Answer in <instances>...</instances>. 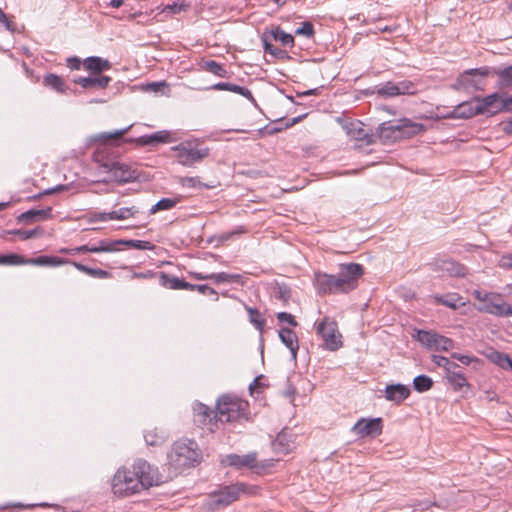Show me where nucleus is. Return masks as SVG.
<instances>
[{"label":"nucleus","instance_id":"34","mask_svg":"<svg viewBox=\"0 0 512 512\" xmlns=\"http://www.w3.org/2000/svg\"><path fill=\"white\" fill-rule=\"evenodd\" d=\"M115 241L100 240L97 244H86L87 253L112 252L117 250Z\"/></svg>","mask_w":512,"mask_h":512},{"label":"nucleus","instance_id":"27","mask_svg":"<svg viewBox=\"0 0 512 512\" xmlns=\"http://www.w3.org/2000/svg\"><path fill=\"white\" fill-rule=\"evenodd\" d=\"M441 269L452 277H464L467 275V267L455 261H443Z\"/></svg>","mask_w":512,"mask_h":512},{"label":"nucleus","instance_id":"28","mask_svg":"<svg viewBox=\"0 0 512 512\" xmlns=\"http://www.w3.org/2000/svg\"><path fill=\"white\" fill-rule=\"evenodd\" d=\"M270 34L273 40L280 42L285 47L292 48L295 44L293 35L286 33L279 26L273 28Z\"/></svg>","mask_w":512,"mask_h":512},{"label":"nucleus","instance_id":"3","mask_svg":"<svg viewBox=\"0 0 512 512\" xmlns=\"http://www.w3.org/2000/svg\"><path fill=\"white\" fill-rule=\"evenodd\" d=\"M93 160L99 165V170L106 173L107 177L103 182L116 181L118 183H127L136 179V171L128 164L121 163L116 157L110 155L108 148H98L93 153Z\"/></svg>","mask_w":512,"mask_h":512},{"label":"nucleus","instance_id":"58","mask_svg":"<svg viewBox=\"0 0 512 512\" xmlns=\"http://www.w3.org/2000/svg\"><path fill=\"white\" fill-rule=\"evenodd\" d=\"M187 5L179 4L177 2H173L172 4H167L165 8L163 9L164 12H170L173 14H178L181 11H184L186 9Z\"/></svg>","mask_w":512,"mask_h":512},{"label":"nucleus","instance_id":"11","mask_svg":"<svg viewBox=\"0 0 512 512\" xmlns=\"http://www.w3.org/2000/svg\"><path fill=\"white\" fill-rule=\"evenodd\" d=\"M383 431L382 418L372 419H359L352 427V432L358 435L360 438L371 437L375 438L379 436Z\"/></svg>","mask_w":512,"mask_h":512},{"label":"nucleus","instance_id":"51","mask_svg":"<svg viewBox=\"0 0 512 512\" xmlns=\"http://www.w3.org/2000/svg\"><path fill=\"white\" fill-rule=\"evenodd\" d=\"M145 441L150 446H158L164 441L163 435H158L152 431H148L144 435Z\"/></svg>","mask_w":512,"mask_h":512},{"label":"nucleus","instance_id":"38","mask_svg":"<svg viewBox=\"0 0 512 512\" xmlns=\"http://www.w3.org/2000/svg\"><path fill=\"white\" fill-rule=\"evenodd\" d=\"M491 315L497 317H510L512 316V305L503 301L502 295L499 294V299L496 302L494 311H491Z\"/></svg>","mask_w":512,"mask_h":512},{"label":"nucleus","instance_id":"53","mask_svg":"<svg viewBox=\"0 0 512 512\" xmlns=\"http://www.w3.org/2000/svg\"><path fill=\"white\" fill-rule=\"evenodd\" d=\"M432 361L439 367H443L448 373L451 370V361L441 355H432Z\"/></svg>","mask_w":512,"mask_h":512},{"label":"nucleus","instance_id":"36","mask_svg":"<svg viewBox=\"0 0 512 512\" xmlns=\"http://www.w3.org/2000/svg\"><path fill=\"white\" fill-rule=\"evenodd\" d=\"M139 213V209L136 206L122 207L118 210L109 212L111 220H126L135 217Z\"/></svg>","mask_w":512,"mask_h":512},{"label":"nucleus","instance_id":"49","mask_svg":"<svg viewBox=\"0 0 512 512\" xmlns=\"http://www.w3.org/2000/svg\"><path fill=\"white\" fill-rule=\"evenodd\" d=\"M291 297V290L286 285H277L275 290V298L287 303Z\"/></svg>","mask_w":512,"mask_h":512},{"label":"nucleus","instance_id":"24","mask_svg":"<svg viewBox=\"0 0 512 512\" xmlns=\"http://www.w3.org/2000/svg\"><path fill=\"white\" fill-rule=\"evenodd\" d=\"M83 66L86 70L98 75L103 71L109 70L111 68V63L101 57L91 56L84 60Z\"/></svg>","mask_w":512,"mask_h":512},{"label":"nucleus","instance_id":"45","mask_svg":"<svg viewBox=\"0 0 512 512\" xmlns=\"http://www.w3.org/2000/svg\"><path fill=\"white\" fill-rule=\"evenodd\" d=\"M179 202L178 199H171V198H162L159 200L156 204H154L151 208L149 213L155 214L158 211L162 210H170L173 208L177 203Z\"/></svg>","mask_w":512,"mask_h":512},{"label":"nucleus","instance_id":"14","mask_svg":"<svg viewBox=\"0 0 512 512\" xmlns=\"http://www.w3.org/2000/svg\"><path fill=\"white\" fill-rule=\"evenodd\" d=\"M481 109L477 108L476 102L473 100L465 101L457 105L453 111H451L447 118L451 119H469L474 116L480 115Z\"/></svg>","mask_w":512,"mask_h":512},{"label":"nucleus","instance_id":"55","mask_svg":"<svg viewBox=\"0 0 512 512\" xmlns=\"http://www.w3.org/2000/svg\"><path fill=\"white\" fill-rule=\"evenodd\" d=\"M277 319L280 322H287L288 324H290L293 327H296L298 325V322L295 320V317L292 314L287 313V312H279L277 314Z\"/></svg>","mask_w":512,"mask_h":512},{"label":"nucleus","instance_id":"6","mask_svg":"<svg viewBox=\"0 0 512 512\" xmlns=\"http://www.w3.org/2000/svg\"><path fill=\"white\" fill-rule=\"evenodd\" d=\"M259 488L243 482H237L231 485H225L211 494L213 506L226 507L237 501L242 495H255Z\"/></svg>","mask_w":512,"mask_h":512},{"label":"nucleus","instance_id":"62","mask_svg":"<svg viewBox=\"0 0 512 512\" xmlns=\"http://www.w3.org/2000/svg\"><path fill=\"white\" fill-rule=\"evenodd\" d=\"M131 126H128L124 129L117 130L114 133H103L101 135V138L107 140V139H119L121 138L129 129Z\"/></svg>","mask_w":512,"mask_h":512},{"label":"nucleus","instance_id":"20","mask_svg":"<svg viewBox=\"0 0 512 512\" xmlns=\"http://www.w3.org/2000/svg\"><path fill=\"white\" fill-rule=\"evenodd\" d=\"M136 142L141 146H154L159 143H170L172 142V136L169 131L162 130L157 131L150 135H143L139 137Z\"/></svg>","mask_w":512,"mask_h":512},{"label":"nucleus","instance_id":"57","mask_svg":"<svg viewBox=\"0 0 512 512\" xmlns=\"http://www.w3.org/2000/svg\"><path fill=\"white\" fill-rule=\"evenodd\" d=\"M264 379L263 375L257 376L252 383L249 385L250 394L253 395L256 390L264 388L266 385L262 382Z\"/></svg>","mask_w":512,"mask_h":512},{"label":"nucleus","instance_id":"18","mask_svg":"<svg viewBox=\"0 0 512 512\" xmlns=\"http://www.w3.org/2000/svg\"><path fill=\"white\" fill-rule=\"evenodd\" d=\"M52 218V208L31 209L21 213L17 220L20 223L31 224L35 221H43Z\"/></svg>","mask_w":512,"mask_h":512},{"label":"nucleus","instance_id":"46","mask_svg":"<svg viewBox=\"0 0 512 512\" xmlns=\"http://www.w3.org/2000/svg\"><path fill=\"white\" fill-rule=\"evenodd\" d=\"M453 340L447 338L445 336L436 335L435 343L433 344L432 349L437 351H448L453 348Z\"/></svg>","mask_w":512,"mask_h":512},{"label":"nucleus","instance_id":"31","mask_svg":"<svg viewBox=\"0 0 512 512\" xmlns=\"http://www.w3.org/2000/svg\"><path fill=\"white\" fill-rule=\"evenodd\" d=\"M72 265L79 271L91 276V277H94V278H99V279H106V278H109L111 276V273L106 271V270H103V269H100V268H91V267H88L86 265H83L79 262H72Z\"/></svg>","mask_w":512,"mask_h":512},{"label":"nucleus","instance_id":"64","mask_svg":"<svg viewBox=\"0 0 512 512\" xmlns=\"http://www.w3.org/2000/svg\"><path fill=\"white\" fill-rule=\"evenodd\" d=\"M66 190V186L65 185H57L56 187H53V188H50V189H46L45 191L37 194V195H34L32 197V199H40L43 195H49V194H52V193H55V192H60V191H64Z\"/></svg>","mask_w":512,"mask_h":512},{"label":"nucleus","instance_id":"8","mask_svg":"<svg viewBox=\"0 0 512 512\" xmlns=\"http://www.w3.org/2000/svg\"><path fill=\"white\" fill-rule=\"evenodd\" d=\"M179 164L192 166L209 155V148L201 147L196 141H184L172 147Z\"/></svg>","mask_w":512,"mask_h":512},{"label":"nucleus","instance_id":"43","mask_svg":"<svg viewBox=\"0 0 512 512\" xmlns=\"http://www.w3.org/2000/svg\"><path fill=\"white\" fill-rule=\"evenodd\" d=\"M437 333L432 331L418 330L416 340L422 345L432 349Z\"/></svg>","mask_w":512,"mask_h":512},{"label":"nucleus","instance_id":"4","mask_svg":"<svg viewBox=\"0 0 512 512\" xmlns=\"http://www.w3.org/2000/svg\"><path fill=\"white\" fill-rule=\"evenodd\" d=\"M169 465L175 470L194 466L199 461L197 443L193 440L177 441L168 454Z\"/></svg>","mask_w":512,"mask_h":512},{"label":"nucleus","instance_id":"54","mask_svg":"<svg viewBox=\"0 0 512 512\" xmlns=\"http://www.w3.org/2000/svg\"><path fill=\"white\" fill-rule=\"evenodd\" d=\"M354 136L357 140L365 141L367 144H372L374 142V136L367 133L363 128H359L354 133Z\"/></svg>","mask_w":512,"mask_h":512},{"label":"nucleus","instance_id":"10","mask_svg":"<svg viewBox=\"0 0 512 512\" xmlns=\"http://www.w3.org/2000/svg\"><path fill=\"white\" fill-rule=\"evenodd\" d=\"M240 406V402L232 400L228 396H222L217 401V411L214 418H217V423L232 422L239 417Z\"/></svg>","mask_w":512,"mask_h":512},{"label":"nucleus","instance_id":"21","mask_svg":"<svg viewBox=\"0 0 512 512\" xmlns=\"http://www.w3.org/2000/svg\"><path fill=\"white\" fill-rule=\"evenodd\" d=\"M279 338L290 350L292 357L295 359L299 349V342L296 333L290 328H282L279 330Z\"/></svg>","mask_w":512,"mask_h":512},{"label":"nucleus","instance_id":"47","mask_svg":"<svg viewBox=\"0 0 512 512\" xmlns=\"http://www.w3.org/2000/svg\"><path fill=\"white\" fill-rule=\"evenodd\" d=\"M399 88V95H414L417 92L416 84L410 80H402L396 82Z\"/></svg>","mask_w":512,"mask_h":512},{"label":"nucleus","instance_id":"44","mask_svg":"<svg viewBox=\"0 0 512 512\" xmlns=\"http://www.w3.org/2000/svg\"><path fill=\"white\" fill-rule=\"evenodd\" d=\"M377 94L384 97L399 96V88H397L396 82L388 81L377 89Z\"/></svg>","mask_w":512,"mask_h":512},{"label":"nucleus","instance_id":"25","mask_svg":"<svg viewBox=\"0 0 512 512\" xmlns=\"http://www.w3.org/2000/svg\"><path fill=\"white\" fill-rule=\"evenodd\" d=\"M72 260L66 259V258H60L57 256H46L42 255L36 258H29V265H36V266H51V267H57L65 264H71Z\"/></svg>","mask_w":512,"mask_h":512},{"label":"nucleus","instance_id":"19","mask_svg":"<svg viewBox=\"0 0 512 512\" xmlns=\"http://www.w3.org/2000/svg\"><path fill=\"white\" fill-rule=\"evenodd\" d=\"M398 124L400 140L412 138L425 130L423 124L413 122L407 118L399 119Z\"/></svg>","mask_w":512,"mask_h":512},{"label":"nucleus","instance_id":"2","mask_svg":"<svg viewBox=\"0 0 512 512\" xmlns=\"http://www.w3.org/2000/svg\"><path fill=\"white\" fill-rule=\"evenodd\" d=\"M364 268L358 263H344L339 266L337 275L317 271L314 273L313 284L319 295L346 294L358 286Z\"/></svg>","mask_w":512,"mask_h":512},{"label":"nucleus","instance_id":"7","mask_svg":"<svg viewBox=\"0 0 512 512\" xmlns=\"http://www.w3.org/2000/svg\"><path fill=\"white\" fill-rule=\"evenodd\" d=\"M496 75L497 76V82L496 85L498 88H508L512 87V65H509L504 68H492L488 66L475 68V69H469L466 70L462 75L461 78L463 81L469 83L471 86H473L476 89H482L480 87L479 83L475 81L474 79H469V76H481V77H487L490 75Z\"/></svg>","mask_w":512,"mask_h":512},{"label":"nucleus","instance_id":"26","mask_svg":"<svg viewBox=\"0 0 512 512\" xmlns=\"http://www.w3.org/2000/svg\"><path fill=\"white\" fill-rule=\"evenodd\" d=\"M435 301L438 304L444 305L451 309H458L466 305V301L458 293H447L444 295L435 296Z\"/></svg>","mask_w":512,"mask_h":512},{"label":"nucleus","instance_id":"48","mask_svg":"<svg viewBox=\"0 0 512 512\" xmlns=\"http://www.w3.org/2000/svg\"><path fill=\"white\" fill-rule=\"evenodd\" d=\"M295 35L304 36L308 39H312L315 35L314 25L310 21H305L301 23V26L295 30Z\"/></svg>","mask_w":512,"mask_h":512},{"label":"nucleus","instance_id":"50","mask_svg":"<svg viewBox=\"0 0 512 512\" xmlns=\"http://www.w3.org/2000/svg\"><path fill=\"white\" fill-rule=\"evenodd\" d=\"M192 287L188 288L190 291H198L203 295H214L215 301H218V293L210 286L204 284H191Z\"/></svg>","mask_w":512,"mask_h":512},{"label":"nucleus","instance_id":"63","mask_svg":"<svg viewBox=\"0 0 512 512\" xmlns=\"http://www.w3.org/2000/svg\"><path fill=\"white\" fill-rule=\"evenodd\" d=\"M503 112H512V94L501 96V107Z\"/></svg>","mask_w":512,"mask_h":512},{"label":"nucleus","instance_id":"33","mask_svg":"<svg viewBox=\"0 0 512 512\" xmlns=\"http://www.w3.org/2000/svg\"><path fill=\"white\" fill-rule=\"evenodd\" d=\"M0 265L19 266L29 265V258L16 253L1 254Z\"/></svg>","mask_w":512,"mask_h":512},{"label":"nucleus","instance_id":"30","mask_svg":"<svg viewBox=\"0 0 512 512\" xmlns=\"http://www.w3.org/2000/svg\"><path fill=\"white\" fill-rule=\"evenodd\" d=\"M250 323L260 332H263L266 325V319L263 314L256 308L246 306L245 307Z\"/></svg>","mask_w":512,"mask_h":512},{"label":"nucleus","instance_id":"16","mask_svg":"<svg viewBox=\"0 0 512 512\" xmlns=\"http://www.w3.org/2000/svg\"><path fill=\"white\" fill-rule=\"evenodd\" d=\"M399 131L398 120L383 122L378 128L379 138L385 144L400 141Z\"/></svg>","mask_w":512,"mask_h":512},{"label":"nucleus","instance_id":"39","mask_svg":"<svg viewBox=\"0 0 512 512\" xmlns=\"http://www.w3.org/2000/svg\"><path fill=\"white\" fill-rule=\"evenodd\" d=\"M115 243L118 245H126L131 248H135L138 250H153L155 248V245L151 243L150 241H143V240H116Z\"/></svg>","mask_w":512,"mask_h":512},{"label":"nucleus","instance_id":"13","mask_svg":"<svg viewBox=\"0 0 512 512\" xmlns=\"http://www.w3.org/2000/svg\"><path fill=\"white\" fill-rule=\"evenodd\" d=\"M474 101L477 104V108L481 109L480 115L494 116L500 112H503L501 107V95L498 92H494L485 97H474Z\"/></svg>","mask_w":512,"mask_h":512},{"label":"nucleus","instance_id":"37","mask_svg":"<svg viewBox=\"0 0 512 512\" xmlns=\"http://www.w3.org/2000/svg\"><path fill=\"white\" fill-rule=\"evenodd\" d=\"M488 358L502 369H507V366H511V357L506 353L493 350L488 354Z\"/></svg>","mask_w":512,"mask_h":512},{"label":"nucleus","instance_id":"1","mask_svg":"<svg viewBox=\"0 0 512 512\" xmlns=\"http://www.w3.org/2000/svg\"><path fill=\"white\" fill-rule=\"evenodd\" d=\"M163 482L162 475L157 467L150 465L144 459H137L131 468L117 470L112 481V490L115 495L130 496Z\"/></svg>","mask_w":512,"mask_h":512},{"label":"nucleus","instance_id":"41","mask_svg":"<svg viewBox=\"0 0 512 512\" xmlns=\"http://www.w3.org/2000/svg\"><path fill=\"white\" fill-rule=\"evenodd\" d=\"M203 67L206 71H208L218 77L225 78L228 75V72L225 69V67L222 64L216 62L215 60L205 61Z\"/></svg>","mask_w":512,"mask_h":512},{"label":"nucleus","instance_id":"22","mask_svg":"<svg viewBox=\"0 0 512 512\" xmlns=\"http://www.w3.org/2000/svg\"><path fill=\"white\" fill-rule=\"evenodd\" d=\"M76 84H79L81 87L85 89L89 88H98L104 89L111 82V78L109 76L101 75L98 77H78L74 80Z\"/></svg>","mask_w":512,"mask_h":512},{"label":"nucleus","instance_id":"56","mask_svg":"<svg viewBox=\"0 0 512 512\" xmlns=\"http://www.w3.org/2000/svg\"><path fill=\"white\" fill-rule=\"evenodd\" d=\"M108 214H109V212H95L90 215L88 221L90 223L99 222V221L100 222L109 221V220H111V218Z\"/></svg>","mask_w":512,"mask_h":512},{"label":"nucleus","instance_id":"35","mask_svg":"<svg viewBox=\"0 0 512 512\" xmlns=\"http://www.w3.org/2000/svg\"><path fill=\"white\" fill-rule=\"evenodd\" d=\"M446 377L455 391H460L464 386H469L466 377L460 371L450 370Z\"/></svg>","mask_w":512,"mask_h":512},{"label":"nucleus","instance_id":"32","mask_svg":"<svg viewBox=\"0 0 512 512\" xmlns=\"http://www.w3.org/2000/svg\"><path fill=\"white\" fill-rule=\"evenodd\" d=\"M43 83L45 86L50 87L60 93H65L67 89L64 79L53 73L47 74L44 77Z\"/></svg>","mask_w":512,"mask_h":512},{"label":"nucleus","instance_id":"15","mask_svg":"<svg viewBox=\"0 0 512 512\" xmlns=\"http://www.w3.org/2000/svg\"><path fill=\"white\" fill-rule=\"evenodd\" d=\"M472 295L476 300L481 302V305L477 307V310L480 313L491 314V311H494L496 302L499 299V293L495 292H483L480 290H474L472 292Z\"/></svg>","mask_w":512,"mask_h":512},{"label":"nucleus","instance_id":"5","mask_svg":"<svg viewBox=\"0 0 512 512\" xmlns=\"http://www.w3.org/2000/svg\"><path fill=\"white\" fill-rule=\"evenodd\" d=\"M221 463L237 470L249 469L258 475H263L274 466L273 459L258 461L257 452H249L245 455L231 453L226 455Z\"/></svg>","mask_w":512,"mask_h":512},{"label":"nucleus","instance_id":"42","mask_svg":"<svg viewBox=\"0 0 512 512\" xmlns=\"http://www.w3.org/2000/svg\"><path fill=\"white\" fill-rule=\"evenodd\" d=\"M8 234L17 235L21 240H28L42 236L43 230L40 227L31 230L14 229L8 231Z\"/></svg>","mask_w":512,"mask_h":512},{"label":"nucleus","instance_id":"61","mask_svg":"<svg viewBox=\"0 0 512 512\" xmlns=\"http://www.w3.org/2000/svg\"><path fill=\"white\" fill-rule=\"evenodd\" d=\"M209 280H212L216 284L228 283V273H226V272L211 273Z\"/></svg>","mask_w":512,"mask_h":512},{"label":"nucleus","instance_id":"59","mask_svg":"<svg viewBox=\"0 0 512 512\" xmlns=\"http://www.w3.org/2000/svg\"><path fill=\"white\" fill-rule=\"evenodd\" d=\"M62 254L75 255V254H85L87 253L86 244L82 246H78L75 248H61L59 250Z\"/></svg>","mask_w":512,"mask_h":512},{"label":"nucleus","instance_id":"60","mask_svg":"<svg viewBox=\"0 0 512 512\" xmlns=\"http://www.w3.org/2000/svg\"><path fill=\"white\" fill-rule=\"evenodd\" d=\"M499 267L512 270V253L505 254L499 259Z\"/></svg>","mask_w":512,"mask_h":512},{"label":"nucleus","instance_id":"12","mask_svg":"<svg viewBox=\"0 0 512 512\" xmlns=\"http://www.w3.org/2000/svg\"><path fill=\"white\" fill-rule=\"evenodd\" d=\"M194 422L206 428L209 432H214L218 428L217 418H214L215 412L202 403H195L193 406Z\"/></svg>","mask_w":512,"mask_h":512},{"label":"nucleus","instance_id":"29","mask_svg":"<svg viewBox=\"0 0 512 512\" xmlns=\"http://www.w3.org/2000/svg\"><path fill=\"white\" fill-rule=\"evenodd\" d=\"M261 39L263 42V49H264L265 53L272 55L274 58H276L278 60H286L289 58L288 53L285 50L280 49L279 47L273 45L268 40L266 35H263Z\"/></svg>","mask_w":512,"mask_h":512},{"label":"nucleus","instance_id":"23","mask_svg":"<svg viewBox=\"0 0 512 512\" xmlns=\"http://www.w3.org/2000/svg\"><path fill=\"white\" fill-rule=\"evenodd\" d=\"M159 279V282L162 286L172 290H188V288L192 287L191 283L185 281L184 279H180L176 276L169 275L164 272H160Z\"/></svg>","mask_w":512,"mask_h":512},{"label":"nucleus","instance_id":"9","mask_svg":"<svg viewBox=\"0 0 512 512\" xmlns=\"http://www.w3.org/2000/svg\"><path fill=\"white\" fill-rule=\"evenodd\" d=\"M317 334L323 339L325 348L336 351L342 346L341 335L337 333V324L334 321L323 319L317 327Z\"/></svg>","mask_w":512,"mask_h":512},{"label":"nucleus","instance_id":"52","mask_svg":"<svg viewBox=\"0 0 512 512\" xmlns=\"http://www.w3.org/2000/svg\"><path fill=\"white\" fill-rule=\"evenodd\" d=\"M451 357L453 359L458 360L459 362H461L464 365H470V364H473V363L474 364H479L481 362L480 359L477 358V357L463 355V354H459V353H452Z\"/></svg>","mask_w":512,"mask_h":512},{"label":"nucleus","instance_id":"40","mask_svg":"<svg viewBox=\"0 0 512 512\" xmlns=\"http://www.w3.org/2000/svg\"><path fill=\"white\" fill-rule=\"evenodd\" d=\"M433 386V381L426 375H418L413 380V387L417 392H426Z\"/></svg>","mask_w":512,"mask_h":512},{"label":"nucleus","instance_id":"17","mask_svg":"<svg viewBox=\"0 0 512 512\" xmlns=\"http://www.w3.org/2000/svg\"><path fill=\"white\" fill-rule=\"evenodd\" d=\"M410 393L409 387L400 383L387 385L385 388V398L396 404H400L406 400L410 396Z\"/></svg>","mask_w":512,"mask_h":512}]
</instances>
